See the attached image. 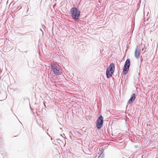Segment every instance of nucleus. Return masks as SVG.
<instances>
[{
    "label": "nucleus",
    "mask_w": 158,
    "mask_h": 158,
    "mask_svg": "<svg viewBox=\"0 0 158 158\" xmlns=\"http://www.w3.org/2000/svg\"><path fill=\"white\" fill-rule=\"evenodd\" d=\"M70 14L72 19L75 21H79L81 17V11L77 7L73 6L70 9Z\"/></svg>",
    "instance_id": "obj_1"
},
{
    "label": "nucleus",
    "mask_w": 158,
    "mask_h": 158,
    "mask_svg": "<svg viewBox=\"0 0 158 158\" xmlns=\"http://www.w3.org/2000/svg\"><path fill=\"white\" fill-rule=\"evenodd\" d=\"M103 123V118L102 115L99 116L96 120V127L98 130L100 129L102 127Z\"/></svg>",
    "instance_id": "obj_2"
},
{
    "label": "nucleus",
    "mask_w": 158,
    "mask_h": 158,
    "mask_svg": "<svg viewBox=\"0 0 158 158\" xmlns=\"http://www.w3.org/2000/svg\"><path fill=\"white\" fill-rule=\"evenodd\" d=\"M51 68L53 70L54 73L57 75H59L62 73V72L59 71V70L58 69L57 66L55 65H51Z\"/></svg>",
    "instance_id": "obj_3"
},
{
    "label": "nucleus",
    "mask_w": 158,
    "mask_h": 158,
    "mask_svg": "<svg viewBox=\"0 0 158 158\" xmlns=\"http://www.w3.org/2000/svg\"><path fill=\"white\" fill-rule=\"evenodd\" d=\"M115 70V65L114 63H111L107 68L106 70L114 73Z\"/></svg>",
    "instance_id": "obj_4"
},
{
    "label": "nucleus",
    "mask_w": 158,
    "mask_h": 158,
    "mask_svg": "<svg viewBox=\"0 0 158 158\" xmlns=\"http://www.w3.org/2000/svg\"><path fill=\"white\" fill-rule=\"evenodd\" d=\"M135 94H133L131 96V97L128 101L127 104H131L135 99Z\"/></svg>",
    "instance_id": "obj_5"
},
{
    "label": "nucleus",
    "mask_w": 158,
    "mask_h": 158,
    "mask_svg": "<svg viewBox=\"0 0 158 158\" xmlns=\"http://www.w3.org/2000/svg\"><path fill=\"white\" fill-rule=\"evenodd\" d=\"M140 54L139 49L138 48V46L137 45L135 48V56L136 58L138 59L139 58Z\"/></svg>",
    "instance_id": "obj_6"
},
{
    "label": "nucleus",
    "mask_w": 158,
    "mask_h": 158,
    "mask_svg": "<svg viewBox=\"0 0 158 158\" xmlns=\"http://www.w3.org/2000/svg\"><path fill=\"white\" fill-rule=\"evenodd\" d=\"M131 65L130 60L129 59H127L126 60L124 65L125 67L130 68Z\"/></svg>",
    "instance_id": "obj_7"
},
{
    "label": "nucleus",
    "mask_w": 158,
    "mask_h": 158,
    "mask_svg": "<svg viewBox=\"0 0 158 158\" xmlns=\"http://www.w3.org/2000/svg\"><path fill=\"white\" fill-rule=\"evenodd\" d=\"M129 67H125V66H123V73L125 75H126L128 73V71H129Z\"/></svg>",
    "instance_id": "obj_8"
},
{
    "label": "nucleus",
    "mask_w": 158,
    "mask_h": 158,
    "mask_svg": "<svg viewBox=\"0 0 158 158\" xmlns=\"http://www.w3.org/2000/svg\"><path fill=\"white\" fill-rule=\"evenodd\" d=\"M113 74V73H110V72H109L108 71L106 70V77L107 78H109L110 77H111L112 75Z\"/></svg>",
    "instance_id": "obj_9"
},
{
    "label": "nucleus",
    "mask_w": 158,
    "mask_h": 158,
    "mask_svg": "<svg viewBox=\"0 0 158 158\" xmlns=\"http://www.w3.org/2000/svg\"><path fill=\"white\" fill-rule=\"evenodd\" d=\"M103 152V149L102 148L101 150H100V148L99 151L98 152V154H99L100 155H101L102 154Z\"/></svg>",
    "instance_id": "obj_10"
},
{
    "label": "nucleus",
    "mask_w": 158,
    "mask_h": 158,
    "mask_svg": "<svg viewBox=\"0 0 158 158\" xmlns=\"http://www.w3.org/2000/svg\"><path fill=\"white\" fill-rule=\"evenodd\" d=\"M42 27L43 29L44 30V29L45 28H46L45 26L44 25L42 24Z\"/></svg>",
    "instance_id": "obj_11"
},
{
    "label": "nucleus",
    "mask_w": 158,
    "mask_h": 158,
    "mask_svg": "<svg viewBox=\"0 0 158 158\" xmlns=\"http://www.w3.org/2000/svg\"><path fill=\"white\" fill-rule=\"evenodd\" d=\"M143 60V59L142 58V57L141 56V61H140L141 62H142Z\"/></svg>",
    "instance_id": "obj_12"
},
{
    "label": "nucleus",
    "mask_w": 158,
    "mask_h": 158,
    "mask_svg": "<svg viewBox=\"0 0 158 158\" xmlns=\"http://www.w3.org/2000/svg\"><path fill=\"white\" fill-rule=\"evenodd\" d=\"M56 140H59V141H61L59 139H56Z\"/></svg>",
    "instance_id": "obj_13"
},
{
    "label": "nucleus",
    "mask_w": 158,
    "mask_h": 158,
    "mask_svg": "<svg viewBox=\"0 0 158 158\" xmlns=\"http://www.w3.org/2000/svg\"><path fill=\"white\" fill-rule=\"evenodd\" d=\"M40 31H41L42 32H43V31H42V29L41 28H40Z\"/></svg>",
    "instance_id": "obj_14"
},
{
    "label": "nucleus",
    "mask_w": 158,
    "mask_h": 158,
    "mask_svg": "<svg viewBox=\"0 0 158 158\" xmlns=\"http://www.w3.org/2000/svg\"><path fill=\"white\" fill-rule=\"evenodd\" d=\"M60 135L61 136H62V135L61 134H60Z\"/></svg>",
    "instance_id": "obj_15"
},
{
    "label": "nucleus",
    "mask_w": 158,
    "mask_h": 158,
    "mask_svg": "<svg viewBox=\"0 0 158 158\" xmlns=\"http://www.w3.org/2000/svg\"><path fill=\"white\" fill-rule=\"evenodd\" d=\"M56 5V4H54L53 5V6H55V5Z\"/></svg>",
    "instance_id": "obj_16"
},
{
    "label": "nucleus",
    "mask_w": 158,
    "mask_h": 158,
    "mask_svg": "<svg viewBox=\"0 0 158 158\" xmlns=\"http://www.w3.org/2000/svg\"><path fill=\"white\" fill-rule=\"evenodd\" d=\"M10 110L12 111H13L12 109H11Z\"/></svg>",
    "instance_id": "obj_17"
},
{
    "label": "nucleus",
    "mask_w": 158,
    "mask_h": 158,
    "mask_svg": "<svg viewBox=\"0 0 158 158\" xmlns=\"http://www.w3.org/2000/svg\"><path fill=\"white\" fill-rule=\"evenodd\" d=\"M66 143H65V144H64V146L65 145Z\"/></svg>",
    "instance_id": "obj_18"
},
{
    "label": "nucleus",
    "mask_w": 158,
    "mask_h": 158,
    "mask_svg": "<svg viewBox=\"0 0 158 158\" xmlns=\"http://www.w3.org/2000/svg\"><path fill=\"white\" fill-rule=\"evenodd\" d=\"M51 140H52V138H51Z\"/></svg>",
    "instance_id": "obj_19"
}]
</instances>
